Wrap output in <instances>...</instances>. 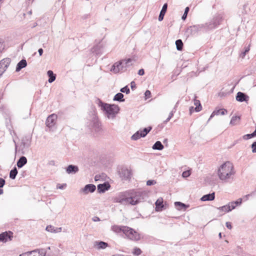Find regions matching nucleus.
Listing matches in <instances>:
<instances>
[{
	"instance_id": "obj_1",
	"label": "nucleus",
	"mask_w": 256,
	"mask_h": 256,
	"mask_svg": "<svg viewBox=\"0 0 256 256\" xmlns=\"http://www.w3.org/2000/svg\"><path fill=\"white\" fill-rule=\"evenodd\" d=\"M235 173L234 166L229 161L222 164L218 170V178L220 180L226 182H229L232 180Z\"/></svg>"
},
{
	"instance_id": "obj_2",
	"label": "nucleus",
	"mask_w": 256,
	"mask_h": 256,
	"mask_svg": "<svg viewBox=\"0 0 256 256\" xmlns=\"http://www.w3.org/2000/svg\"><path fill=\"white\" fill-rule=\"evenodd\" d=\"M100 106L102 109L106 112V116L108 119H114L120 110V108L116 104H110L100 102Z\"/></svg>"
},
{
	"instance_id": "obj_3",
	"label": "nucleus",
	"mask_w": 256,
	"mask_h": 256,
	"mask_svg": "<svg viewBox=\"0 0 256 256\" xmlns=\"http://www.w3.org/2000/svg\"><path fill=\"white\" fill-rule=\"evenodd\" d=\"M132 60L128 58L115 62L112 66L110 70L115 74L120 72H124L128 67L132 64Z\"/></svg>"
},
{
	"instance_id": "obj_4",
	"label": "nucleus",
	"mask_w": 256,
	"mask_h": 256,
	"mask_svg": "<svg viewBox=\"0 0 256 256\" xmlns=\"http://www.w3.org/2000/svg\"><path fill=\"white\" fill-rule=\"evenodd\" d=\"M144 194L141 191H134L128 196V204L136 205L144 200Z\"/></svg>"
},
{
	"instance_id": "obj_5",
	"label": "nucleus",
	"mask_w": 256,
	"mask_h": 256,
	"mask_svg": "<svg viewBox=\"0 0 256 256\" xmlns=\"http://www.w3.org/2000/svg\"><path fill=\"white\" fill-rule=\"evenodd\" d=\"M124 228V234L128 238L134 241L140 240V234L133 228L127 226H125Z\"/></svg>"
},
{
	"instance_id": "obj_6",
	"label": "nucleus",
	"mask_w": 256,
	"mask_h": 256,
	"mask_svg": "<svg viewBox=\"0 0 256 256\" xmlns=\"http://www.w3.org/2000/svg\"><path fill=\"white\" fill-rule=\"evenodd\" d=\"M152 128L149 126L148 128H144L142 130H140L134 134L131 137L132 140H136L140 138H144L146 136V134L152 130Z\"/></svg>"
},
{
	"instance_id": "obj_7",
	"label": "nucleus",
	"mask_w": 256,
	"mask_h": 256,
	"mask_svg": "<svg viewBox=\"0 0 256 256\" xmlns=\"http://www.w3.org/2000/svg\"><path fill=\"white\" fill-rule=\"evenodd\" d=\"M11 60L9 58H4L0 61V76L6 70L10 63Z\"/></svg>"
},
{
	"instance_id": "obj_8",
	"label": "nucleus",
	"mask_w": 256,
	"mask_h": 256,
	"mask_svg": "<svg viewBox=\"0 0 256 256\" xmlns=\"http://www.w3.org/2000/svg\"><path fill=\"white\" fill-rule=\"evenodd\" d=\"M46 252L42 250H36L31 252H28L20 255V256H45Z\"/></svg>"
},
{
	"instance_id": "obj_9",
	"label": "nucleus",
	"mask_w": 256,
	"mask_h": 256,
	"mask_svg": "<svg viewBox=\"0 0 256 256\" xmlns=\"http://www.w3.org/2000/svg\"><path fill=\"white\" fill-rule=\"evenodd\" d=\"M204 28V24H196L188 27L187 28L186 32L190 34H195L198 32L202 30Z\"/></svg>"
},
{
	"instance_id": "obj_10",
	"label": "nucleus",
	"mask_w": 256,
	"mask_h": 256,
	"mask_svg": "<svg viewBox=\"0 0 256 256\" xmlns=\"http://www.w3.org/2000/svg\"><path fill=\"white\" fill-rule=\"evenodd\" d=\"M114 202L120 203L122 204L127 205L128 203V196L124 194H120L114 198Z\"/></svg>"
},
{
	"instance_id": "obj_11",
	"label": "nucleus",
	"mask_w": 256,
	"mask_h": 256,
	"mask_svg": "<svg viewBox=\"0 0 256 256\" xmlns=\"http://www.w3.org/2000/svg\"><path fill=\"white\" fill-rule=\"evenodd\" d=\"M13 237V233L10 231L5 232L0 234V242H6L11 240Z\"/></svg>"
},
{
	"instance_id": "obj_12",
	"label": "nucleus",
	"mask_w": 256,
	"mask_h": 256,
	"mask_svg": "<svg viewBox=\"0 0 256 256\" xmlns=\"http://www.w3.org/2000/svg\"><path fill=\"white\" fill-rule=\"evenodd\" d=\"M96 187L93 184H88L80 190V192L84 194H87L89 192H93L96 190Z\"/></svg>"
},
{
	"instance_id": "obj_13",
	"label": "nucleus",
	"mask_w": 256,
	"mask_h": 256,
	"mask_svg": "<svg viewBox=\"0 0 256 256\" xmlns=\"http://www.w3.org/2000/svg\"><path fill=\"white\" fill-rule=\"evenodd\" d=\"M57 115L56 114H52L49 116L46 120V124L47 126L52 128L56 124V121L57 119Z\"/></svg>"
},
{
	"instance_id": "obj_14",
	"label": "nucleus",
	"mask_w": 256,
	"mask_h": 256,
	"mask_svg": "<svg viewBox=\"0 0 256 256\" xmlns=\"http://www.w3.org/2000/svg\"><path fill=\"white\" fill-rule=\"evenodd\" d=\"M120 175L122 180H128L130 178L132 172L128 168H122L120 172Z\"/></svg>"
},
{
	"instance_id": "obj_15",
	"label": "nucleus",
	"mask_w": 256,
	"mask_h": 256,
	"mask_svg": "<svg viewBox=\"0 0 256 256\" xmlns=\"http://www.w3.org/2000/svg\"><path fill=\"white\" fill-rule=\"evenodd\" d=\"M236 100L240 102H248L249 100V96L244 93L239 92L236 94Z\"/></svg>"
},
{
	"instance_id": "obj_16",
	"label": "nucleus",
	"mask_w": 256,
	"mask_h": 256,
	"mask_svg": "<svg viewBox=\"0 0 256 256\" xmlns=\"http://www.w3.org/2000/svg\"><path fill=\"white\" fill-rule=\"evenodd\" d=\"M108 246V244L102 241H96L94 242V247L98 250H104Z\"/></svg>"
},
{
	"instance_id": "obj_17",
	"label": "nucleus",
	"mask_w": 256,
	"mask_h": 256,
	"mask_svg": "<svg viewBox=\"0 0 256 256\" xmlns=\"http://www.w3.org/2000/svg\"><path fill=\"white\" fill-rule=\"evenodd\" d=\"M227 112H228V111L224 108L216 110L211 114V115L208 120V122L210 121V120L212 119L214 116H218L219 114L224 115V114H226Z\"/></svg>"
},
{
	"instance_id": "obj_18",
	"label": "nucleus",
	"mask_w": 256,
	"mask_h": 256,
	"mask_svg": "<svg viewBox=\"0 0 256 256\" xmlns=\"http://www.w3.org/2000/svg\"><path fill=\"white\" fill-rule=\"evenodd\" d=\"M218 24V22H216V20H213L208 22H206L204 24V28H206L207 29H212L216 27V26Z\"/></svg>"
},
{
	"instance_id": "obj_19",
	"label": "nucleus",
	"mask_w": 256,
	"mask_h": 256,
	"mask_svg": "<svg viewBox=\"0 0 256 256\" xmlns=\"http://www.w3.org/2000/svg\"><path fill=\"white\" fill-rule=\"evenodd\" d=\"M78 171V168L76 166L69 165L66 170V172L68 174H76Z\"/></svg>"
},
{
	"instance_id": "obj_20",
	"label": "nucleus",
	"mask_w": 256,
	"mask_h": 256,
	"mask_svg": "<svg viewBox=\"0 0 256 256\" xmlns=\"http://www.w3.org/2000/svg\"><path fill=\"white\" fill-rule=\"evenodd\" d=\"M110 188V184L108 183L100 184L98 186V190L99 192H104L106 190H108Z\"/></svg>"
},
{
	"instance_id": "obj_21",
	"label": "nucleus",
	"mask_w": 256,
	"mask_h": 256,
	"mask_svg": "<svg viewBox=\"0 0 256 256\" xmlns=\"http://www.w3.org/2000/svg\"><path fill=\"white\" fill-rule=\"evenodd\" d=\"M164 206L163 204V200L162 198H160L157 200L156 202V211L162 210Z\"/></svg>"
},
{
	"instance_id": "obj_22",
	"label": "nucleus",
	"mask_w": 256,
	"mask_h": 256,
	"mask_svg": "<svg viewBox=\"0 0 256 256\" xmlns=\"http://www.w3.org/2000/svg\"><path fill=\"white\" fill-rule=\"evenodd\" d=\"M62 228L61 227L60 228H56L54 226H52L51 225L48 226L46 228V230L48 232H54V233H58L62 231Z\"/></svg>"
},
{
	"instance_id": "obj_23",
	"label": "nucleus",
	"mask_w": 256,
	"mask_h": 256,
	"mask_svg": "<svg viewBox=\"0 0 256 256\" xmlns=\"http://www.w3.org/2000/svg\"><path fill=\"white\" fill-rule=\"evenodd\" d=\"M125 226H126L114 225L112 226L111 230L116 233H120L121 232H122L124 234V228Z\"/></svg>"
},
{
	"instance_id": "obj_24",
	"label": "nucleus",
	"mask_w": 256,
	"mask_h": 256,
	"mask_svg": "<svg viewBox=\"0 0 256 256\" xmlns=\"http://www.w3.org/2000/svg\"><path fill=\"white\" fill-rule=\"evenodd\" d=\"M175 206L177 208V209L179 210H184L188 208V205H186L180 202H174Z\"/></svg>"
},
{
	"instance_id": "obj_25",
	"label": "nucleus",
	"mask_w": 256,
	"mask_h": 256,
	"mask_svg": "<svg viewBox=\"0 0 256 256\" xmlns=\"http://www.w3.org/2000/svg\"><path fill=\"white\" fill-rule=\"evenodd\" d=\"M168 8V4H164L163 5V6L162 8V9L160 12V15L158 16V20L162 21L164 19V16Z\"/></svg>"
},
{
	"instance_id": "obj_26",
	"label": "nucleus",
	"mask_w": 256,
	"mask_h": 256,
	"mask_svg": "<svg viewBox=\"0 0 256 256\" xmlns=\"http://www.w3.org/2000/svg\"><path fill=\"white\" fill-rule=\"evenodd\" d=\"M27 162L26 158L24 156H21L20 159L17 162V166L18 168H22L24 166Z\"/></svg>"
},
{
	"instance_id": "obj_27",
	"label": "nucleus",
	"mask_w": 256,
	"mask_h": 256,
	"mask_svg": "<svg viewBox=\"0 0 256 256\" xmlns=\"http://www.w3.org/2000/svg\"><path fill=\"white\" fill-rule=\"evenodd\" d=\"M27 65L26 60H21L18 64L16 67V72H19L22 68H25Z\"/></svg>"
},
{
	"instance_id": "obj_28",
	"label": "nucleus",
	"mask_w": 256,
	"mask_h": 256,
	"mask_svg": "<svg viewBox=\"0 0 256 256\" xmlns=\"http://www.w3.org/2000/svg\"><path fill=\"white\" fill-rule=\"evenodd\" d=\"M215 195L214 192L204 195L200 198L202 201L212 200L214 199Z\"/></svg>"
},
{
	"instance_id": "obj_29",
	"label": "nucleus",
	"mask_w": 256,
	"mask_h": 256,
	"mask_svg": "<svg viewBox=\"0 0 256 256\" xmlns=\"http://www.w3.org/2000/svg\"><path fill=\"white\" fill-rule=\"evenodd\" d=\"M240 116H233L231 118L230 124L232 126H236L240 124Z\"/></svg>"
},
{
	"instance_id": "obj_30",
	"label": "nucleus",
	"mask_w": 256,
	"mask_h": 256,
	"mask_svg": "<svg viewBox=\"0 0 256 256\" xmlns=\"http://www.w3.org/2000/svg\"><path fill=\"white\" fill-rule=\"evenodd\" d=\"M152 149L161 150L164 148V146L160 141L156 142L152 147Z\"/></svg>"
},
{
	"instance_id": "obj_31",
	"label": "nucleus",
	"mask_w": 256,
	"mask_h": 256,
	"mask_svg": "<svg viewBox=\"0 0 256 256\" xmlns=\"http://www.w3.org/2000/svg\"><path fill=\"white\" fill-rule=\"evenodd\" d=\"M48 75L49 77V79L48 80L50 83L56 80V75L54 74L52 70H49L47 72Z\"/></svg>"
},
{
	"instance_id": "obj_32",
	"label": "nucleus",
	"mask_w": 256,
	"mask_h": 256,
	"mask_svg": "<svg viewBox=\"0 0 256 256\" xmlns=\"http://www.w3.org/2000/svg\"><path fill=\"white\" fill-rule=\"evenodd\" d=\"M123 98L124 94L122 92H118L114 96L113 100L114 101L124 102V100Z\"/></svg>"
},
{
	"instance_id": "obj_33",
	"label": "nucleus",
	"mask_w": 256,
	"mask_h": 256,
	"mask_svg": "<svg viewBox=\"0 0 256 256\" xmlns=\"http://www.w3.org/2000/svg\"><path fill=\"white\" fill-rule=\"evenodd\" d=\"M194 104L196 106V108H194L196 112H198L202 110V107L200 102L199 100H196V98L194 100Z\"/></svg>"
},
{
	"instance_id": "obj_34",
	"label": "nucleus",
	"mask_w": 256,
	"mask_h": 256,
	"mask_svg": "<svg viewBox=\"0 0 256 256\" xmlns=\"http://www.w3.org/2000/svg\"><path fill=\"white\" fill-rule=\"evenodd\" d=\"M18 174V170L16 168H14L12 170L10 173V178L12 180L16 178V177Z\"/></svg>"
},
{
	"instance_id": "obj_35",
	"label": "nucleus",
	"mask_w": 256,
	"mask_h": 256,
	"mask_svg": "<svg viewBox=\"0 0 256 256\" xmlns=\"http://www.w3.org/2000/svg\"><path fill=\"white\" fill-rule=\"evenodd\" d=\"M217 208L220 211L223 212H230V206H228V204L218 208Z\"/></svg>"
},
{
	"instance_id": "obj_36",
	"label": "nucleus",
	"mask_w": 256,
	"mask_h": 256,
	"mask_svg": "<svg viewBox=\"0 0 256 256\" xmlns=\"http://www.w3.org/2000/svg\"><path fill=\"white\" fill-rule=\"evenodd\" d=\"M176 49L178 50H181L182 49L183 47V43L181 40L179 39L176 41Z\"/></svg>"
},
{
	"instance_id": "obj_37",
	"label": "nucleus",
	"mask_w": 256,
	"mask_h": 256,
	"mask_svg": "<svg viewBox=\"0 0 256 256\" xmlns=\"http://www.w3.org/2000/svg\"><path fill=\"white\" fill-rule=\"evenodd\" d=\"M256 136V132H253L252 133L250 134H245L243 136V138L244 140H248V139H250L252 138H254V136Z\"/></svg>"
},
{
	"instance_id": "obj_38",
	"label": "nucleus",
	"mask_w": 256,
	"mask_h": 256,
	"mask_svg": "<svg viewBox=\"0 0 256 256\" xmlns=\"http://www.w3.org/2000/svg\"><path fill=\"white\" fill-rule=\"evenodd\" d=\"M133 254L136 256H139L141 254L142 251L140 248H135L134 249V251L132 252Z\"/></svg>"
},
{
	"instance_id": "obj_39",
	"label": "nucleus",
	"mask_w": 256,
	"mask_h": 256,
	"mask_svg": "<svg viewBox=\"0 0 256 256\" xmlns=\"http://www.w3.org/2000/svg\"><path fill=\"white\" fill-rule=\"evenodd\" d=\"M100 50V46L97 45V46H94L92 48V51L93 53H96V54H98L99 53Z\"/></svg>"
},
{
	"instance_id": "obj_40",
	"label": "nucleus",
	"mask_w": 256,
	"mask_h": 256,
	"mask_svg": "<svg viewBox=\"0 0 256 256\" xmlns=\"http://www.w3.org/2000/svg\"><path fill=\"white\" fill-rule=\"evenodd\" d=\"M190 10V8L188 7H186V8H185V10H184V14H183L182 16V18L183 20H185L186 18L187 17V15H188V12Z\"/></svg>"
},
{
	"instance_id": "obj_41",
	"label": "nucleus",
	"mask_w": 256,
	"mask_h": 256,
	"mask_svg": "<svg viewBox=\"0 0 256 256\" xmlns=\"http://www.w3.org/2000/svg\"><path fill=\"white\" fill-rule=\"evenodd\" d=\"M250 50V46H248V47L245 48V50L244 52H242L240 56L242 57V58H244L246 54Z\"/></svg>"
},
{
	"instance_id": "obj_42",
	"label": "nucleus",
	"mask_w": 256,
	"mask_h": 256,
	"mask_svg": "<svg viewBox=\"0 0 256 256\" xmlns=\"http://www.w3.org/2000/svg\"><path fill=\"white\" fill-rule=\"evenodd\" d=\"M120 91L122 92H124V93H126V94H128L130 93V89L128 87V86H126L122 88L120 90Z\"/></svg>"
},
{
	"instance_id": "obj_43",
	"label": "nucleus",
	"mask_w": 256,
	"mask_h": 256,
	"mask_svg": "<svg viewBox=\"0 0 256 256\" xmlns=\"http://www.w3.org/2000/svg\"><path fill=\"white\" fill-rule=\"evenodd\" d=\"M228 204V206H230V211L236 208V206L235 205L234 202H230Z\"/></svg>"
},
{
	"instance_id": "obj_44",
	"label": "nucleus",
	"mask_w": 256,
	"mask_h": 256,
	"mask_svg": "<svg viewBox=\"0 0 256 256\" xmlns=\"http://www.w3.org/2000/svg\"><path fill=\"white\" fill-rule=\"evenodd\" d=\"M190 174V170L184 171L182 174V176L183 178H188Z\"/></svg>"
},
{
	"instance_id": "obj_45",
	"label": "nucleus",
	"mask_w": 256,
	"mask_h": 256,
	"mask_svg": "<svg viewBox=\"0 0 256 256\" xmlns=\"http://www.w3.org/2000/svg\"><path fill=\"white\" fill-rule=\"evenodd\" d=\"M251 147L252 148V152L253 153H256V142H254L252 144Z\"/></svg>"
},
{
	"instance_id": "obj_46",
	"label": "nucleus",
	"mask_w": 256,
	"mask_h": 256,
	"mask_svg": "<svg viewBox=\"0 0 256 256\" xmlns=\"http://www.w3.org/2000/svg\"><path fill=\"white\" fill-rule=\"evenodd\" d=\"M234 202L236 206H240L242 202V198H240L236 201H234Z\"/></svg>"
},
{
	"instance_id": "obj_47",
	"label": "nucleus",
	"mask_w": 256,
	"mask_h": 256,
	"mask_svg": "<svg viewBox=\"0 0 256 256\" xmlns=\"http://www.w3.org/2000/svg\"><path fill=\"white\" fill-rule=\"evenodd\" d=\"M151 92L149 90H146L144 93L146 98H148L150 97Z\"/></svg>"
},
{
	"instance_id": "obj_48",
	"label": "nucleus",
	"mask_w": 256,
	"mask_h": 256,
	"mask_svg": "<svg viewBox=\"0 0 256 256\" xmlns=\"http://www.w3.org/2000/svg\"><path fill=\"white\" fill-rule=\"evenodd\" d=\"M156 184V182L154 180H148L146 182L148 186H152Z\"/></svg>"
},
{
	"instance_id": "obj_49",
	"label": "nucleus",
	"mask_w": 256,
	"mask_h": 256,
	"mask_svg": "<svg viewBox=\"0 0 256 256\" xmlns=\"http://www.w3.org/2000/svg\"><path fill=\"white\" fill-rule=\"evenodd\" d=\"M66 184H58L57 186H56V188H58V189L62 190V189H64L66 187Z\"/></svg>"
},
{
	"instance_id": "obj_50",
	"label": "nucleus",
	"mask_w": 256,
	"mask_h": 256,
	"mask_svg": "<svg viewBox=\"0 0 256 256\" xmlns=\"http://www.w3.org/2000/svg\"><path fill=\"white\" fill-rule=\"evenodd\" d=\"M5 184V180L2 178H0V188H2Z\"/></svg>"
},
{
	"instance_id": "obj_51",
	"label": "nucleus",
	"mask_w": 256,
	"mask_h": 256,
	"mask_svg": "<svg viewBox=\"0 0 256 256\" xmlns=\"http://www.w3.org/2000/svg\"><path fill=\"white\" fill-rule=\"evenodd\" d=\"M92 220L94 221V222H99L100 221V218L98 217V216H94L92 218Z\"/></svg>"
},
{
	"instance_id": "obj_52",
	"label": "nucleus",
	"mask_w": 256,
	"mask_h": 256,
	"mask_svg": "<svg viewBox=\"0 0 256 256\" xmlns=\"http://www.w3.org/2000/svg\"><path fill=\"white\" fill-rule=\"evenodd\" d=\"M138 74L140 76H143L144 74V71L143 69H140L138 70Z\"/></svg>"
},
{
	"instance_id": "obj_53",
	"label": "nucleus",
	"mask_w": 256,
	"mask_h": 256,
	"mask_svg": "<svg viewBox=\"0 0 256 256\" xmlns=\"http://www.w3.org/2000/svg\"><path fill=\"white\" fill-rule=\"evenodd\" d=\"M226 226L230 230L232 228L231 224L230 222H226Z\"/></svg>"
},
{
	"instance_id": "obj_54",
	"label": "nucleus",
	"mask_w": 256,
	"mask_h": 256,
	"mask_svg": "<svg viewBox=\"0 0 256 256\" xmlns=\"http://www.w3.org/2000/svg\"><path fill=\"white\" fill-rule=\"evenodd\" d=\"M189 110H190V113L191 114L195 110H194V106H190L189 108Z\"/></svg>"
},
{
	"instance_id": "obj_55",
	"label": "nucleus",
	"mask_w": 256,
	"mask_h": 256,
	"mask_svg": "<svg viewBox=\"0 0 256 256\" xmlns=\"http://www.w3.org/2000/svg\"><path fill=\"white\" fill-rule=\"evenodd\" d=\"M43 52H44L42 48L38 49V52L39 54H40V56H41Z\"/></svg>"
},
{
	"instance_id": "obj_56",
	"label": "nucleus",
	"mask_w": 256,
	"mask_h": 256,
	"mask_svg": "<svg viewBox=\"0 0 256 256\" xmlns=\"http://www.w3.org/2000/svg\"><path fill=\"white\" fill-rule=\"evenodd\" d=\"M174 111H172V112L170 113V114H169V116H168V118H171L172 117V116H174Z\"/></svg>"
},
{
	"instance_id": "obj_57",
	"label": "nucleus",
	"mask_w": 256,
	"mask_h": 256,
	"mask_svg": "<svg viewBox=\"0 0 256 256\" xmlns=\"http://www.w3.org/2000/svg\"><path fill=\"white\" fill-rule=\"evenodd\" d=\"M130 86H131V88H134L136 86V84H135V82H132L131 83H130Z\"/></svg>"
},
{
	"instance_id": "obj_58",
	"label": "nucleus",
	"mask_w": 256,
	"mask_h": 256,
	"mask_svg": "<svg viewBox=\"0 0 256 256\" xmlns=\"http://www.w3.org/2000/svg\"><path fill=\"white\" fill-rule=\"evenodd\" d=\"M170 120V118H166V120H164V123H166V122H168Z\"/></svg>"
},
{
	"instance_id": "obj_59",
	"label": "nucleus",
	"mask_w": 256,
	"mask_h": 256,
	"mask_svg": "<svg viewBox=\"0 0 256 256\" xmlns=\"http://www.w3.org/2000/svg\"><path fill=\"white\" fill-rule=\"evenodd\" d=\"M3 190L0 188V195L3 194Z\"/></svg>"
},
{
	"instance_id": "obj_60",
	"label": "nucleus",
	"mask_w": 256,
	"mask_h": 256,
	"mask_svg": "<svg viewBox=\"0 0 256 256\" xmlns=\"http://www.w3.org/2000/svg\"><path fill=\"white\" fill-rule=\"evenodd\" d=\"M218 236L220 237V238H222V233L221 232H220L219 234H218Z\"/></svg>"
},
{
	"instance_id": "obj_61",
	"label": "nucleus",
	"mask_w": 256,
	"mask_h": 256,
	"mask_svg": "<svg viewBox=\"0 0 256 256\" xmlns=\"http://www.w3.org/2000/svg\"><path fill=\"white\" fill-rule=\"evenodd\" d=\"M167 142V140H166V139H165V140H164V142Z\"/></svg>"
},
{
	"instance_id": "obj_62",
	"label": "nucleus",
	"mask_w": 256,
	"mask_h": 256,
	"mask_svg": "<svg viewBox=\"0 0 256 256\" xmlns=\"http://www.w3.org/2000/svg\"><path fill=\"white\" fill-rule=\"evenodd\" d=\"M3 0H0V3Z\"/></svg>"
}]
</instances>
